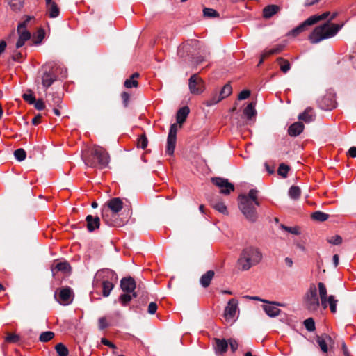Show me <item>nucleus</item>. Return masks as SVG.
<instances>
[{
  "instance_id": "1",
  "label": "nucleus",
  "mask_w": 356,
  "mask_h": 356,
  "mask_svg": "<svg viewBox=\"0 0 356 356\" xmlns=\"http://www.w3.org/2000/svg\"><path fill=\"white\" fill-rule=\"evenodd\" d=\"M258 193L257 189H251L247 195L241 194L238 196V207L245 218L250 222H255L258 218L257 207L260 206Z\"/></svg>"
},
{
  "instance_id": "2",
  "label": "nucleus",
  "mask_w": 356,
  "mask_h": 356,
  "mask_svg": "<svg viewBox=\"0 0 356 356\" xmlns=\"http://www.w3.org/2000/svg\"><path fill=\"white\" fill-rule=\"evenodd\" d=\"M337 15V13H333L327 22L314 28L308 37L311 43L317 44L323 40L334 37L338 33L341 26L331 23Z\"/></svg>"
},
{
  "instance_id": "3",
  "label": "nucleus",
  "mask_w": 356,
  "mask_h": 356,
  "mask_svg": "<svg viewBox=\"0 0 356 356\" xmlns=\"http://www.w3.org/2000/svg\"><path fill=\"white\" fill-rule=\"evenodd\" d=\"M85 164L91 168H106L110 161L107 151L100 146L95 145L87 154L82 156Z\"/></svg>"
},
{
  "instance_id": "4",
  "label": "nucleus",
  "mask_w": 356,
  "mask_h": 356,
  "mask_svg": "<svg viewBox=\"0 0 356 356\" xmlns=\"http://www.w3.org/2000/svg\"><path fill=\"white\" fill-rule=\"evenodd\" d=\"M123 205L124 203L120 197H113L107 201L102 209L103 220L109 226H120V223L117 219L113 220L109 217L108 211L110 210L112 212V217H115V215L122 209Z\"/></svg>"
},
{
  "instance_id": "5",
  "label": "nucleus",
  "mask_w": 356,
  "mask_h": 356,
  "mask_svg": "<svg viewBox=\"0 0 356 356\" xmlns=\"http://www.w3.org/2000/svg\"><path fill=\"white\" fill-rule=\"evenodd\" d=\"M262 254L257 248L252 246L244 248L238 259V264L242 270H248L252 266L260 262Z\"/></svg>"
},
{
  "instance_id": "6",
  "label": "nucleus",
  "mask_w": 356,
  "mask_h": 356,
  "mask_svg": "<svg viewBox=\"0 0 356 356\" xmlns=\"http://www.w3.org/2000/svg\"><path fill=\"white\" fill-rule=\"evenodd\" d=\"M304 305L310 312H316L318 309L321 300L317 295V288L314 284H311L309 288L304 296Z\"/></svg>"
},
{
  "instance_id": "7",
  "label": "nucleus",
  "mask_w": 356,
  "mask_h": 356,
  "mask_svg": "<svg viewBox=\"0 0 356 356\" xmlns=\"http://www.w3.org/2000/svg\"><path fill=\"white\" fill-rule=\"evenodd\" d=\"M41 73L42 85L45 88L50 87L57 80L56 69L50 65H43Z\"/></svg>"
},
{
  "instance_id": "8",
  "label": "nucleus",
  "mask_w": 356,
  "mask_h": 356,
  "mask_svg": "<svg viewBox=\"0 0 356 356\" xmlns=\"http://www.w3.org/2000/svg\"><path fill=\"white\" fill-rule=\"evenodd\" d=\"M188 86L190 92L194 95L201 94L205 88L203 79L199 76L198 74H193L188 80Z\"/></svg>"
},
{
  "instance_id": "9",
  "label": "nucleus",
  "mask_w": 356,
  "mask_h": 356,
  "mask_svg": "<svg viewBox=\"0 0 356 356\" xmlns=\"http://www.w3.org/2000/svg\"><path fill=\"white\" fill-rule=\"evenodd\" d=\"M211 182L220 188V193L229 195L234 191V186L229 182L228 179L222 177H212Z\"/></svg>"
},
{
  "instance_id": "10",
  "label": "nucleus",
  "mask_w": 356,
  "mask_h": 356,
  "mask_svg": "<svg viewBox=\"0 0 356 356\" xmlns=\"http://www.w3.org/2000/svg\"><path fill=\"white\" fill-rule=\"evenodd\" d=\"M238 300L235 298L230 299L225 308L224 316L226 320L233 318L238 309Z\"/></svg>"
},
{
  "instance_id": "11",
  "label": "nucleus",
  "mask_w": 356,
  "mask_h": 356,
  "mask_svg": "<svg viewBox=\"0 0 356 356\" xmlns=\"http://www.w3.org/2000/svg\"><path fill=\"white\" fill-rule=\"evenodd\" d=\"M212 345L217 355H223L227 351L228 342L225 339H220L214 338L212 341Z\"/></svg>"
},
{
  "instance_id": "12",
  "label": "nucleus",
  "mask_w": 356,
  "mask_h": 356,
  "mask_svg": "<svg viewBox=\"0 0 356 356\" xmlns=\"http://www.w3.org/2000/svg\"><path fill=\"white\" fill-rule=\"evenodd\" d=\"M120 288L124 293H131L136 289V282L131 277H123L120 280Z\"/></svg>"
},
{
  "instance_id": "13",
  "label": "nucleus",
  "mask_w": 356,
  "mask_h": 356,
  "mask_svg": "<svg viewBox=\"0 0 356 356\" xmlns=\"http://www.w3.org/2000/svg\"><path fill=\"white\" fill-rule=\"evenodd\" d=\"M86 222L87 229L90 232H92L99 228L100 218L98 216L88 215L86 218Z\"/></svg>"
},
{
  "instance_id": "14",
  "label": "nucleus",
  "mask_w": 356,
  "mask_h": 356,
  "mask_svg": "<svg viewBox=\"0 0 356 356\" xmlns=\"http://www.w3.org/2000/svg\"><path fill=\"white\" fill-rule=\"evenodd\" d=\"M318 289L319 293L318 298L321 300V305L323 309H326L327 300L329 298V296H327V291L325 284L323 282H318Z\"/></svg>"
},
{
  "instance_id": "15",
  "label": "nucleus",
  "mask_w": 356,
  "mask_h": 356,
  "mask_svg": "<svg viewBox=\"0 0 356 356\" xmlns=\"http://www.w3.org/2000/svg\"><path fill=\"white\" fill-rule=\"evenodd\" d=\"M316 343L318 344L321 350L323 353H327L328 351L327 344L333 343V340L330 336L327 334H323L321 336H317Z\"/></svg>"
},
{
  "instance_id": "16",
  "label": "nucleus",
  "mask_w": 356,
  "mask_h": 356,
  "mask_svg": "<svg viewBox=\"0 0 356 356\" xmlns=\"http://www.w3.org/2000/svg\"><path fill=\"white\" fill-rule=\"evenodd\" d=\"M72 291L70 287L61 289L59 293V302L63 305H68L71 302Z\"/></svg>"
},
{
  "instance_id": "17",
  "label": "nucleus",
  "mask_w": 356,
  "mask_h": 356,
  "mask_svg": "<svg viewBox=\"0 0 356 356\" xmlns=\"http://www.w3.org/2000/svg\"><path fill=\"white\" fill-rule=\"evenodd\" d=\"M305 126L301 122H296L293 123L289 126L288 129V134L291 136H299L304 130Z\"/></svg>"
},
{
  "instance_id": "18",
  "label": "nucleus",
  "mask_w": 356,
  "mask_h": 356,
  "mask_svg": "<svg viewBox=\"0 0 356 356\" xmlns=\"http://www.w3.org/2000/svg\"><path fill=\"white\" fill-rule=\"evenodd\" d=\"M45 2L49 17L51 18L57 17L60 14V9L58 5L53 0Z\"/></svg>"
},
{
  "instance_id": "19",
  "label": "nucleus",
  "mask_w": 356,
  "mask_h": 356,
  "mask_svg": "<svg viewBox=\"0 0 356 356\" xmlns=\"http://www.w3.org/2000/svg\"><path fill=\"white\" fill-rule=\"evenodd\" d=\"M312 24L309 19L308 18L305 21L302 22L300 25H298V26H296V28L292 29L290 31V33H289V35H292L293 37H296L302 32L306 31L307 29L308 28V26H312Z\"/></svg>"
},
{
  "instance_id": "20",
  "label": "nucleus",
  "mask_w": 356,
  "mask_h": 356,
  "mask_svg": "<svg viewBox=\"0 0 356 356\" xmlns=\"http://www.w3.org/2000/svg\"><path fill=\"white\" fill-rule=\"evenodd\" d=\"M280 10V7L277 5H268L263 9V17L265 19H269Z\"/></svg>"
},
{
  "instance_id": "21",
  "label": "nucleus",
  "mask_w": 356,
  "mask_h": 356,
  "mask_svg": "<svg viewBox=\"0 0 356 356\" xmlns=\"http://www.w3.org/2000/svg\"><path fill=\"white\" fill-rule=\"evenodd\" d=\"M19 38L16 42V48L19 49L24 46V43L31 39V33L27 30L17 32Z\"/></svg>"
},
{
  "instance_id": "22",
  "label": "nucleus",
  "mask_w": 356,
  "mask_h": 356,
  "mask_svg": "<svg viewBox=\"0 0 356 356\" xmlns=\"http://www.w3.org/2000/svg\"><path fill=\"white\" fill-rule=\"evenodd\" d=\"M190 112L188 106H184L179 108L177 113L176 118L177 122L181 126V124L186 121L187 116Z\"/></svg>"
},
{
  "instance_id": "23",
  "label": "nucleus",
  "mask_w": 356,
  "mask_h": 356,
  "mask_svg": "<svg viewBox=\"0 0 356 356\" xmlns=\"http://www.w3.org/2000/svg\"><path fill=\"white\" fill-rule=\"evenodd\" d=\"M51 270L53 274L59 271L66 273L70 272L71 266L67 261L58 262L52 268Z\"/></svg>"
},
{
  "instance_id": "24",
  "label": "nucleus",
  "mask_w": 356,
  "mask_h": 356,
  "mask_svg": "<svg viewBox=\"0 0 356 356\" xmlns=\"http://www.w3.org/2000/svg\"><path fill=\"white\" fill-rule=\"evenodd\" d=\"M215 273L213 270H208L206 273L202 275L200 279V282L201 285L207 288L210 285L211 281L214 277Z\"/></svg>"
},
{
  "instance_id": "25",
  "label": "nucleus",
  "mask_w": 356,
  "mask_h": 356,
  "mask_svg": "<svg viewBox=\"0 0 356 356\" xmlns=\"http://www.w3.org/2000/svg\"><path fill=\"white\" fill-rule=\"evenodd\" d=\"M298 119L307 123L314 121L315 115L312 114V108L311 107L307 108L302 113L299 114Z\"/></svg>"
},
{
  "instance_id": "26",
  "label": "nucleus",
  "mask_w": 356,
  "mask_h": 356,
  "mask_svg": "<svg viewBox=\"0 0 356 356\" xmlns=\"http://www.w3.org/2000/svg\"><path fill=\"white\" fill-rule=\"evenodd\" d=\"M254 108L255 103L250 102L243 110V113L248 120H251L252 117H254L257 115V111Z\"/></svg>"
},
{
  "instance_id": "27",
  "label": "nucleus",
  "mask_w": 356,
  "mask_h": 356,
  "mask_svg": "<svg viewBox=\"0 0 356 356\" xmlns=\"http://www.w3.org/2000/svg\"><path fill=\"white\" fill-rule=\"evenodd\" d=\"M263 309L270 317H275L278 316L281 312L280 309L273 305H264Z\"/></svg>"
},
{
  "instance_id": "28",
  "label": "nucleus",
  "mask_w": 356,
  "mask_h": 356,
  "mask_svg": "<svg viewBox=\"0 0 356 356\" xmlns=\"http://www.w3.org/2000/svg\"><path fill=\"white\" fill-rule=\"evenodd\" d=\"M136 290L140 292V299H141V304L144 305L147 302L148 299V293L145 289V286L143 283L140 282L138 285H136Z\"/></svg>"
},
{
  "instance_id": "29",
  "label": "nucleus",
  "mask_w": 356,
  "mask_h": 356,
  "mask_svg": "<svg viewBox=\"0 0 356 356\" xmlns=\"http://www.w3.org/2000/svg\"><path fill=\"white\" fill-rule=\"evenodd\" d=\"M177 138L168 136L166 153L169 155H172L176 146Z\"/></svg>"
},
{
  "instance_id": "30",
  "label": "nucleus",
  "mask_w": 356,
  "mask_h": 356,
  "mask_svg": "<svg viewBox=\"0 0 356 356\" xmlns=\"http://www.w3.org/2000/svg\"><path fill=\"white\" fill-rule=\"evenodd\" d=\"M47 102L48 105L51 107H60V105L62 103V99L59 95L53 93L51 95V98L47 99Z\"/></svg>"
},
{
  "instance_id": "31",
  "label": "nucleus",
  "mask_w": 356,
  "mask_h": 356,
  "mask_svg": "<svg viewBox=\"0 0 356 356\" xmlns=\"http://www.w3.org/2000/svg\"><path fill=\"white\" fill-rule=\"evenodd\" d=\"M114 288V284L108 281V280H104L102 282V295L104 297H108L110 293H111V291L113 290V289Z\"/></svg>"
},
{
  "instance_id": "32",
  "label": "nucleus",
  "mask_w": 356,
  "mask_h": 356,
  "mask_svg": "<svg viewBox=\"0 0 356 356\" xmlns=\"http://www.w3.org/2000/svg\"><path fill=\"white\" fill-rule=\"evenodd\" d=\"M311 218L318 222H324L329 218V215L320 211H316L312 213Z\"/></svg>"
},
{
  "instance_id": "33",
  "label": "nucleus",
  "mask_w": 356,
  "mask_h": 356,
  "mask_svg": "<svg viewBox=\"0 0 356 356\" xmlns=\"http://www.w3.org/2000/svg\"><path fill=\"white\" fill-rule=\"evenodd\" d=\"M338 302V300L336 299L335 296L333 295L329 296V298L327 300V307L329 306L330 312L333 314L337 312V305Z\"/></svg>"
},
{
  "instance_id": "34",
  "label": "nucleus",
  "mask_w": 356,
  "mask_h": 356,
  "mask_svg": "<svg viewBox=\"0 0 356 356\" xmlns=\"http://www.w3.org/2000/svg\"><path fill=\"white\" fill-rule=\"evenodd\" d=\"M24 0H10L9 5L11 9L17 12L21 10V9L24 7Z\"/></svg>"
},
{
  "instance_id": "35",
  "label": "nucleus",
  "mask_w": 356,
  "mask_h": 356,
  "mask_svg": "<svg viewBox=\"0 0 356 356\" xmlns=\"http://www.w3.org/2000/svg\"><path fill=\"white\" fill-rule=\"evenodd\" d=\"M277 62L280 66V70L282 72L286 73L291 68L290 63L282 57L277 58Z\"/></svg>"
},
{
  "instance_id": "36",
  "label": "nucleus",
  "mask_w": 356,
  "mask_h": 356,
  "mask_svg": "<svg viewBox=\"0 0 356 356\" xmlns=\"http://www.w3.org/2000/svg\"><path fill=\"white\" fill-rule=\"evenodd\" d=\"M290 169L289 165L284 163H280L277 170V174L282 178H286Z\"/></svg>"
},
{
  "instance_id": "37",
  "label": "nucleus",
  "mask_w": 356,
  "mask_h": 356,
  "mask_svg": "<svg viewBox=\"0 0 356 356\" xmlns=\"http://www.w3.org/2000/svg\"><path fill=\"white\" fill-rule=\"evenodd\" d=\"M319 106L321 108L324 110H332L335 107L334 104L332 103L329 98L324 97L322 102H319Z\"/></svg>"
},
{
  "instance_id": "38",
  "label": "nucleus",
  "mask_w": 356,
  "mask_h": 356,
  "mask_svg": "<svg viewBox=\"0 0 356 356\" xmlns=\"http://www.w3.org/2000/svg\"><path fill=\"white\" fill-rule=\"evenodd\" d=\"M330 12H325L320 15H312V16L309 17V19L312 24L313 25V24H315L316 23L318 22L319 21L326 19L328 17V16L330 15Z\"/></svg>"
},
{
  "instance_id": "39",
  "label": "nucleus",
  "mask_w": 356,
  "mask_h": 356,
  "mask_svg": "<svg viewBox=\"0 0 356 356\" xmlns=\"http://www.w3.org/2000/svg\"><path fill=\"white\" fill-rule=\"evenodd\" d=\"M301 194V190L298 186H292L289 191V195L293 200H298Z\"/></svg>"
},
{
  "instance_id": "40",
  "label": "nucleus",
  "mask_w": 356,
  "mask_h": 356,
  "mask_svg": "<svg viewBox=\"0 0 356 356\" xmlns=\"http://www.w3.org/2000/svg\"><path fill=\"white\" fill-rule=\"evenodd\" d=\"M55 349L59 356H67L69 354L67 348L62 343L56 344Z\"/></svg>"
},
{
  "instance_id": "41",
  "label": "nucleus",
  "mask_w": 356,
  "mask_h": 356,
  "mask_svg": "<svg viewBox=\"0 0 356 356\" xmlns=\"http://www.w3.org/2000/svg\"><path fill=\"white\" fill-rule=\"evenodd\" d=\"M232 92V88L229 83L225 84L223 88L221 89L219 95L223 99L227 97H229Z\"/></svg>"
},
{
  "instance_id": "42",
  "label": "nucleus",
  "mask_w": 356,
  "mask_h": 356,
  "mask_svg": "<svg viewBox=\"0 0 356 356\" xmlns=\"http://www.w3.org/2000/svg\"><path fill=\"white\" fill-rule=\"evenodd\" d=\"M211 206L218 212L225 215L228 214L227 208L223 202L211 203Z\"/></svg>"
},
{
  "instance_id": "43",
  "label": "nucleus",
  "mask_w": 356,
  "mask_h": 356,
  "mask_svg": "<svg viewBox=\"0 0 356 356\" xmlns=\"http://www.w3.org/2000/svg\"><path fill=\"white\" fill-rule=\"evenodd\" d=\"M203 15L208 18L219 17L220 16L219 13L216 10L209 8H204L203 9Z\"/></svg>"
},
{
  "instance_id": "44",
  "label": "nucleus",
  "mask_w": 356,
  "mask_h": 356,
  "mask_svg": "<svg viewBox=\"0 0 356 356\" xmlns=\"http://www.w3.org/2000/svg\"><path fill=\"white\" fill-rule=\"evenodd\" d=\"M55 334L51 331L43 332L40 334L39 339L42 342H48L54 337Z\"/></svg>"
},
{
  "instance_id": "45",
  "label": "nucleus",
  "mask_w": 356,
  "mask_h": 356,
  "mask_svg": "<svg viewBox=\"0 0 356 356\" xmlns=\"http://www.w3.org/2000/svg\"><path fill=\"white\" fill-rule=\"evenodd\" d=\"M148 144V140L145 134H142L138 138L137 142L138 147L145 149Z\"/></svg>"
},
{
  "instance_id": "46",
  "label": "nucleus",
  "mask_w": 356,
  "mask_h": 356,
  "mask_svg": "<svg viewBox=\"0 0 356 356\" xmlns=\"http://www.w3.org/2000/svg\"><path fill=\"white\" fill-rule=\"evenodd\" d=\"M303 324L309 332H313L316 329L315 321L312 318L305 320Z\"/></svg>"
},
{
  "instance_id": "47",
  "label": "nucleus",
  "mask_w": 356,
  "mask_h": 356,
  "mask_svg": "<svg viewBox=\"0 0 356 356\" xmlns=\"http://www.w3.org/2000/svg\"><path fill=\"white\" fill-rule=\"evenodd\" d=\"M14 156L17 161H22L26 159V152L24 149L19 148L14 152Z\"/></svg>"
},
{
  "instance_id": "48",
  "label": "nucleus",
  "mask_w": 356,
  "mask_h": 356,
  "mask_svg": "<svg viewBox=\"0 0 356 356\" xmlns=\"http://www.w3.org/2000/svg\"><path fill=\"white\" fill-rule=\"evenodd\" d=\"M33 18H34V17H33V16L26 15V19L24 22L19 23L17 28V32L24 31V30H26V29L28 23L29 22V21L31 19H32Z\"/></svg>"
},
{
  "instance_id": "49",
  "label": "nucleus",
  "mask_w": 356,
  "mask_h": 356,
  "mask_svg": "<svg viewBox=\"0 0 356 356\" xmlns=\"http://www.w3.org/2000/svg\"><path fill=\"white\" fill-rule=\"evenodd\" d=\"M119 300L123 306H127L132 300V296H131L130 293H125L120 296Z\"/></svg>"
},
{
  "instance_id": "50",
  "label": "nucleus",
  "mask_w": 356,
  "mask_h": 356,
  "mask_svg": "<svg viewBox=\"0 0 356 356\" xmlns=\"http://www.w3.org/2000/svg\"><path fill=\"white\" fill-rule=\"evenodd\" d=\"M29 93L23 94L22 98L29 104H33V103L35 102V97L31 90H29Z\"/></svg>"
},
{
  "instance_id": "51",
  "label": "nucleus",
  "mask_w": 356,
  "mask_h": 356,
  "mask_svg": "<svg viewBox=\"0 0 356 356\" xmlns=\"http://www.w3.org/2000/svg\"><path fill=\"white\" fill-rule=\"evenodd\" d=\"M221 100H222L221 97L219 95L216 94L212 97L209 99L205 104L207 106H211L218 103Z\"/></svg>"
},
{
  "instance_id": "52",
  "label": "nucleus",
  "mask_w": 356,
  "mask_h": 356,
  "mask_svg": "<svg viewBox=\"0 0 356 356\" xmlns=\"http://www.w3.org/2000/svg\"><path fill=\"white\" fill-rule=\"evenodd\" d=\"M20 339V337L18 334L14 333H7L6 341L8 343H17Z\"/></svg>"
},
{
  "instance_id": "53",
  "label": "nucleus",
  "mask_w": 356,
  "mask_h": 356,
  "mask_svg": "<svg viewBox=\"0 0 356 356\" xmlns=\"http://www.w3.org/2000/svg\"><path fill=\"white\" fill-rule=\"evenodd\" d=\"M327 241L330 244L337 245L342 243L343 239H342L341 236H340L339 235H335V236L327 238Z\"/></svg>"
},
{
  "instance_id": "54",
  "label": "nucleus",
  "mask_w": 356,
  "mask_h": 356,
  "mask_svg": "<svg viewBox=\"0 0 356 356\" xmlns=\"http://www.w3.org/2000/svg\"><path fill=\"white\" fill-rule=\"evenodd\" d=\"M138 82L136 79H133L131 77L127 79L124 83V87L127 88H131L132 87L136 88L138 87Z\"/></svg>"
},
{
  "instance_id": "55",
  "label": "nucleus",
  "mask_w": 356,
  "mask_h": 356,
  "mask_svg": "<svg viewBox=\"0 0 356 356\" xmlns=\"http://www.w3.org/2000/svg\"><path fill=\"white\" fill-rule=\"evenodd\" d=\"M121 98L123 106L127 108L130 102V95L127 92H122L121 93Z\"/></svg>"
},
{
  "instance_id": "56",
  "label": "nucleus",
  "mask_w": 356,
  "mask_h": 356,
  "mask_svg": "<svg viewBox=\"0 0 356 356\" xmlns=\"http://www.w3.org/2000/svg\"><path fill=\"white\" fill-rule=\"evenodd\" d=\"M282 228L289 233H291L295 235H298L300 234L299 231V228L298 227H287L284 225H282Z\"/></svg>"
},
{
  "instance_id": "57",
  "label": "nucleus",
  "mask_w": 356,
  "mask_h": 356,
  "mask_svg": "<svg viewBox=\"0 0 356 356\" xmlns=\"http://www.w3.org/2000/svg\"><path fill=\"white\" fill-rule=\"evenodd\" d=\"M228 345H229L232 353H235L238 348V344L236 339L230 338L228 341Z\"/></svg>"
},
{
  "instance_id": "58",
  "label": "nucleus",
  "mask_w": 356,
  "mask_h": 356,
  "mask_svg": "<svg viewBox=\"0 0 356 356\" xmlns=\"http://www.w3.org/2000/svg\"><path fill=\"white\" fill-rule=\"evenodd\" d=\"M98 327L101 330H104L108 327V323H107L106 318L105 317H102L99 319Z\"/></svg>"
},
{
  "instance_id": "59",
  "label": "nucleus",
  "mask_w": 356,
  "mask_h": 356,
  "mask_svg": "<svg viewBox=\"0 0 356 356\" xmlns=\"http://www.w3.org/2000/svg\"><path fill=\"white\" fill-rule=\"evenodd\" d=\"M35 108L38 111H42L45 108V104L42 99L38 100L33 103Z\"/></svg>"
},
{
  "instance_id": "60",
  "label": "nucleus",
  "mask_w": 356,
  "mask_h": 356,
  "mask_svg": "<svg viewBox=\"0 0 356 356\" xmlns=\"http://www.w3.org/2000/svg\"><path fill=\"white\" fill-rule=\"evenodd\" d=\"M177 123H174L170 127V130H169L168 136L177 138Z\"/></svg>"
},
{
  "instance_id": "61",
  "label": "nucleus",
  "mask_w": 356,
  "mask_h": 356,
  "mask_svg": "<svg viewBox=\"0 0 356 356\" xmlns=\"http://www.w3.org/2000/svg\"><path fill=\"white\" fill-rule=\"evenodd\" d=\"M157 304L154 302H152L149 304L147 312L149 314H154L157 310Z\"/></svg>"
},
{
  "instance_id": "62",
  "label": "nucleus",
  "mask_w": 356,
  "mask_h": 356,
  "mask_svg": "<svg viewBox=\"0 0 356 356\" xmlns=\"http://www.w3.org/2000/svg\"><path fill=\"white\" fill-rule=\"evenodd\" d=\"M250 95V91L249 90H242L238 96V99L239 100H243L248 98Z\"/></svg>"
},
{
  "instance_id": "63",
  "label": "nucleus",
  "mask_w": 356,
  "mask_h": 356,
  "mask_svg": "<svg viewBox=\"0 0 356 356\" xmlns=\"http://www.w3.org/2000/svg\"><path fill=\"white\" fill-rule=\"evenodd\" d=\"M131 294V296H132V298H138V304H140L141 303V299H140V290L139 291H133L130 293Z\"/></svg>"
},
{
  "instance_id": "64",
  "label": "nucleus",
  "mask_w": 356,
  "mask_h": 356,
  "mask_svg": "<svg viewBox=\"0 0 356 356\" xmlns=\"http://www.w3.org/2000/svg\"><path fill=\"white\" fill-rule=\"evenodd\" d=\"M101 341H102V343L104 345L107 346H108V347H110L111 348H116L115 344H113L112 342H111L110 341H108L106 338H102Z\"/></svg>"
}]
</instances>
